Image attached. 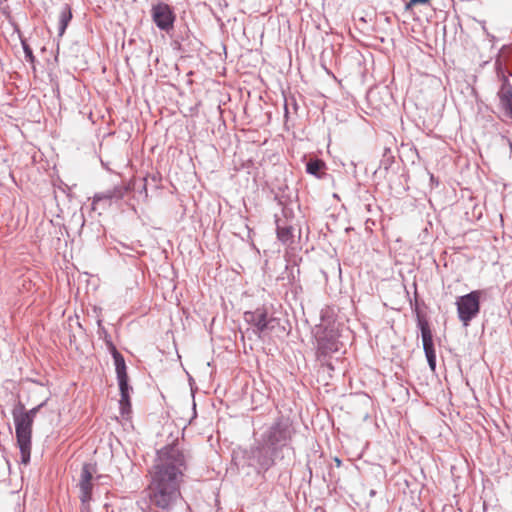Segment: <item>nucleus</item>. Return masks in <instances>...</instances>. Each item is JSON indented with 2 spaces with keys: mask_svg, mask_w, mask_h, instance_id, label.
<instances>
[{
  "mask_svg": "<svg viewBox=\"0 0 512 512\" xmlns=\"http://www.w3.org/2000/svg\"><path fill=\"white\" fill-rule=\"evenodd\" d=\"M295 430L289 418H277L261 435L265 444H267L274 454H280L281 459L285 458V453L294 452L291 446L292 437Z\"/></svg>",
  "mask_w": 512,
  "mask_h": 512,
  "instance_id": "obj_2",
  "label": "nucleus"
},
{
  "mask_svg": "<svg viewBox=\"0 0 512 512\" xmlns=\"http://www.w3.org/2000/svg\"><path fill=\"white\" fill-rule=\"evenodd\" d=\"M484 295L483 290H474L470 293L459 296L456 300L458 318L467 327L480 312V299Z\"/></svg>",
  "mask_w": 512,
  "mask_h": 512,
  "instance_id": "obj_5",
  "label": "nucleus"
},
{
  "mask_svg": "<svg viewBox=\"0 0 512 512\" xmlns=\"http://www.w3.org/2000/svg\"><path fill=\"white\" fill-rule=\"evenodd\" d=\"M430 0H410V5H416V4H426Z\"/></svg>",
  "mask_w": 512,
  "mask_h": 512,
  "instance_id": "obj_20",
  "label": "nucleus"
},
{
  "mask_svg": "<svg viewBox=\"0 0 512 512\" xmlns=\"http://www.w3.org/2000/svg\"><path fill=\"white\" fill-rule=\"evenodd\" d=\"M46 400L28 411H14L13 418L17 444L20 449L21 462L29 463L31 456V438L34 419L39 410L45 406Z\"/></svg>",
  "mask_w": 512,
  "mask_h": 512,
  "instance_id": "obj_3",
  "label": "nucleus"
},
{
  "mask_svg": "<svg viewBox=\"0 0 512 512\" xmlns=\"http://www.w3.org/2000/svg\"><path fill=\"white\" fill-rule=\"evenodd\" d=\"M340 342L337 335L333 330L325 329L320 335L317 336V348L321 356H327L337 352L340 348Z\"/></svg>",
  "mask_w": 512,
  "mask_h": 512,
  "instance_id": "obj_11",
  "label": "nucleus"
},
{
  "mask_svg": "<svg viewBox=\"0 0 512 512\" xmlns=\"http://www.w3.org/2000/svg\"><path fill=\"white\" fill-rule=\"evenodd\" d=\"M116 370L118 385L120 389L121 399L119 401L120 409L122 415L128 413L131 408L130 403V390L132 388L128 384V375H127V367L126 364L122 367H119Z\"/></svg>",
  "mask_w": 512,
  "mask_h": 512,
  "instance_id": "obj_10",
  "label": "nucleus"
},
{
  "mask_svg": "<svg viewBox=\"0 0 512 512\" xmlns=\"http://www.w3.org/2000/svg\"><path fill=\"white\" fill-rule=\"evenodd\" d=\"M90 501L91 499H86V501L81 502V512H91Z\"/></svg>",
  "mask_w": 512,
  "mask_h": 512,
  "instance_id": "obj_19",
  "label": "nucleus"
},
{
  "mask_svg": "<svg viewBox=\"0 0 512 512\" xmlns=\"http://www.w3.org/2000/svg\"><path fill=\"white\" fill-rule=\"evenodd\" d=\"M498 96L502 107L512 117V87L506 77H504Z\"/></svg>",
  "mask_w": 512,
  "mask_h": 512,
  "instance_id": "obj_13",
  "label": "nucleus"
},
{
  "mask_svg": "<svg viewBox=\"0 0 512 512\" xmlns=\"http://www.w3.org/2000/svg\"><path fill=\"white\" fill-rule=\"evenodd\" d=\"M248 466L255 468L257 473L267 472L276 460H282L280 454H274L272 449L260 439L244 453Z\"/></svg>",
  "mask_w": 512,
  "mask_h": 512,
  "instance_id": "obj_4",
  "label": "nucleus"
},
{
  "mask_svg": "<svg viewBox=\"0 0 512 512\" xmlns=\"http://www.w3.org/2000/svg\"><path fill=\"white\" fill-rule=\"evenodd\" d=\"M72 19V11L68 4H64L59 13L58 36L62 37L66 31L69 22Z\"/></svg>",
  "mask_w": 512,
  "mask_h": 512,
  "instance_id": "obj_15",
  "label": "nucleus"
},
{
  "mask_svg": "<svg viewBox=\"0 0 512 512\" xmlns=\"http://www.w3.org/2000/svg\"><path fill=\"white\" fill-rule=\"evenodd\" d=\"M325 168V162L318 158L309 159V161L306 163V172L319 179H321L325 174Z\"/></svg>",
  "mask_w": 512,
  "mask_h": 512,
  "instance_id": "obj_16",
  "label": "nucleus"
},
{
  "mask_svg": "<svg viewBox=\"0 0 512 512\" xmlns=\"http://www.w3.org/2000/svg\"><path fill=\"white\" fill-rule=\"evenodd\" d=\"M418 327L421 331L423 349L427 358L429 367L432 370L436 368V353L433 344L432 332L426 319L418 315Z\"/></svg>",
  "mask_w": 512,
  "mask_h": 512,
  "instance_id": "obj_9",
  "label": "nucleus"
},
{
  "mask_svg": "<svg viewBox=\"0 0 512 512\" xmlns=\"http://www.w3.org/2000/svg\"><path fill=\"white\" fill-rule=\"evenodd\" d=\"M276 231L278 239L284 243H291L293 241V227L286 222L283 223L280 219H276Z\"/></svg>",
  "mask_w": 512,
  "mask_h": 512,
  "instance_id": "obj_14",
  "label": "nucleus"
},
{
  "mask_svg": "<svg viewBox=\"0 0 512 512\" xmlns=\"http://www.w3.org/2000/svg\"><path fill=\"white\" fill-rule=\"evenodd\" d=\"M335 462H336L337 466L341 465V460L339 458H335Z\"/></svg>",
  "mask_w": 512,
  "mask_h": 512,
  "instance_id": "obj_21",
  "label": "nucleus"
},
{
  "mask_svg": "<svg viewBox=\"0 0 512 512\" xmlns=\"http://www.w3.org/2000/svg\"><path fill=\"white\" fill-rule=\"evenodd\" d=\"M132 189L131 183L126 185H117L112 189L96 193L93 197V210L99 207L105 209L110 206L113 201L121 200Z\"/></svg>",
  "mask_w": 512,
  "mask_h": 512,
  "instance_id": "obj_7",
  "label": "nucleus"
},
{
  "mask_svg": "<svg viewBox=\"0 0 512 512\" xmlns=\"http://www.w3.org/2000/svg\"><path fill=\"white\" fill-rule=\"evenodd\" d=\"M94 468L93 465L85 463L82 466L80 480H79V489H80V501L84 502L86 499H92V478H93Z\"/></svg>",
  "mask_w": 512,
  "mask_h": 512,
  "instance_id": "obj_12",
  "label": "nucleus"
},
{
  "mask_svg": "<svg viewBox=\"0 0 512 512\" xmlns=\"http://www.w3.org/2000/svg\"><path fill=\"white\" fill-rule=\"evenodd\" d=\"M21 44H22V48H23V51L25 54L26 61L33 64L35 62V56L33 55V51L31 49V47L28 45L27 41L23 40V39L21 40Z\"/></svg>",
  "mask_w": 512,
  "mask_h": 512,
  "instance_id": "obj_18",
  "label": "nucleus"
},
{
  "mask_svg": "<svg viewBox=\"0 0 512 512\" xmlns=\"http://www.w3.org/2000/svg\"><path fill=\"white\" fill-rule=\"evenodd\" d=\"M143 190L145 191V193L147 192L146 184L145 183L143 184Z\"/></svg>",
  "mask_w": 512,
  "mask_h": 512,
  "instance_id": "obj_22",
  "label": "nucleus"
},
{
  "mask_svg": "<svg viewBox=\"0 0 512 512\" xmlns=\"http://www.w3.org/2000/svg\"><path fill=\"white\" fill-rule=\"evenodd\" d=\"M151 18L158 29L168 33L174 28L176 15L171 6L158 2L152 5Z\"/></svg>",
  "mask_w": 512,
  "mask_h": 512,
  "instance_id": "obj_6",
  "label": "nucleus"
},
{
  "mask_svg": "<svg viewBox=\"0 0 512 512\" xmlns=\"http://www.w3.org/2000/svg\"><path fill=\"white\" fill-rule=\"evenodd\" d=\"M186 469L187 455L177 445H166L157 451L146 488L151 506L170 511L182 500L180 487Z\"/></svg>",
  "mask_w": 512,
  "mask_h": 512,
  "instance_id": "obj_1",
  "label": "nucleus"
},
{
  "mask_svg": "<svg viewBox=\"0 0 512 512\" xmlns=\"http://www.w3.org/2000/svg\"><path fill=\"white\" fill-rule=\"evenodd\" d=\"M244 318L245 321L254 326L259 333L267 332L275 327L276 318L272 314H269L265 307L245 312Z\"/></svg>",
  "mask_w": 512,
  "mask_h": 512,
  "instance_id": "obj_8",
  "label": "nucleus"
},
{
  "mask_svg": "<svg viewBox=\"0 0 512 512\" xmlns=\"http://www.w3.org/2000/svg\"><path fill=\"white\" fill-rule=\"evenodd\" d=\"M111 352L114 359L115 369L122 367L126 364L124 357L120 352H118V350L114 346L111 347Z\"/></svg>",
  "mask_w": 512,
  "mask_h": 512,
  "instance_id": "obj_17",
  "label": "nucleus"
}]
</instances>
